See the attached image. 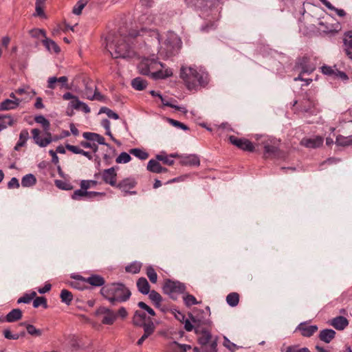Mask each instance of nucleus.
<instances>
[{
	"label": "nucleus",
	"instance_id": "f03ea898",
	"mask_svg": "<svg viewBox=\"0 0 352 352\" xmlns=\"http://www.w3.org/2000/svg\"><path fill=\"white\" fill-rule=\"evenodd\" d=\"M100 294L113 305L127 301L131 296L129 289L121 283H113L103 286L100 289Z\"/></svg>",
	"mask_w": 352,
	"mask_h": 352
},
{
	"label": "nucleus",
	"instance_id": "69168bd1",
	"mask_svg": "<svg viewBox=\"0 0 352 352\" xmlns=\"http://www.w3.org/2000/svg\"><path fill=\"white\" fill-rule=\"evenodd\" d=\"M318 29L325 33H330L333 31V30L331 28H329L324 25L322 21L318 23Z\"/></svg>",
	"mask_w": 352,
	"mask_h": 352
},
{
	"label": "nucleus",
	"instance_id": "c9c22d12",
	"mask_svg": "<svg viewBox=\"0 0 352 352\" xmlns=\"http://www.w3.org/2000/svg\"><path fill=\"white\" fill-rule=\"evenodd\" d=\"M129 153L132 154L133 155L135 156L136 157L139 158L142 160H146L149 155L147 152H146L144 150L141 148H131L129 150Z\"/></svg>",
	"mask_w": 352,
	"mask_h": 352
},
{
	"label": "nucleus",
	"instance_id": "e433bc0d",
	"mask_svg": "<svg viewBox=\"0 0 352 352\" xmlns=\"http://www.w3.org/2000/svg\"><path fill=\"white\" fill-rule=\"evenodd\" d=\"M227 303L231 307H236L239 302V294L236 292L230 293L226 297Z\"/></svg>",
	"mask_w": 352,
	"mask_h": 352
},
{
	"label": "nucleus",
	"instance_id": "20e7f679",
	"mask_svg": "<svg viewBox=\"0 0 352 352\" xmlns=\"http://www.w3.org/2000/svg\"><path fill=\"white\" fill-rule=\"evenodd\" d=\"M132 323L135 327H142L144 334L138 340L137 344L142 345L146 339L151 336L156 329V327L150 317H146L145 312L136 310L132 318Z\"/></svg>",
	"mask_w": 352,
	"mask_h": 352
},
{
	"label": "nucleus",
	"instance_id": "4d7b16f0",
	"mask_svg": "<svg viewBox=\"0 0 352 352\" xmlns=\"http://www.w3.org/2000/svg\"><path fill=\"white\" fill-rule=\"evenodd\" d=\"M80 146L85 148H91V149H92V151L94 153L97 152V151L98 149V145L94 142V143L90 142V141L89 142L82 141L80 142Z\"/></svg>",
	"mask_w": 352,
	"mask_h": 352
},
{
	"label": "nucleus",
	"instance_id": "3c124183",
	"mask_svg": "<svg viewBox=\"0 0 352 352\" xmlns=\"http://www.w3.org/2000/svg\"><path fill=\"white\" fill-rule=\"evenodd\" d=\"M106 113L107 116L109 118H112V119H115V120H118L119 118V116L118 113H116V112L113 111L111 109H110L107 107H103L100 109L99 113Z\"/></svg>",
	"mask_w": 352,
	"mask_h": 352
},
{
	"label": "nucleus",
	"instance_id": "6e6552de",
	"mask_svg": "<svg viewBox=\"0 0 352 352\" xmlns=\"http://www.w3.org/2000/svg\"><path fill=\"white\" fill-rule=\"evenodd\" d=\"M261 144L264 148L263 155L265 158H273L279 155L278 143L274 140L261 136Z\"/></svg>",
	"mask_w": 352,
	"mask_h": 352
},
{
	"label": "nucleus",
	"instance_id": "dca6fc26",
	"mask_svg": "<svg viewBox=\"0 0 352 352\" xmlns=\"http://www.w3.org/2000/svg\"><path fill=\"white\" fill-rule=\"evenodd\" d=\"M343 50L346 56L352 60V31H348L344 34Z\"/></svg>",
	"mask_w": 352,
	"mask_h": 352
},
{
	"label": "nucleus",
	"instance_id": "a878e982",
	"mask_svg": "<svg viewBox=\"0 0 352 352\" xmlns=\"http://www.w3.org/2000/svg\"><path fill=\"white\" fill-rule=\"evenodd\" d=\"M85 282L94 287H100L104 285V278L98 274L91 275L85 279Z\"/></svg>",
	"mask_w": 352,
	"mask_h": 352
},
{
	"label": "nucleus",
	"instance_id": "f8f14e48",
	"mask_svg": "<svg viewBox=\"0 0 352 352\" xmlns=\"http://www.w3.org/2000/svg\"><path fill=\"white\" fill-rule=\"evenodd\" d=\"M102 176V181L111 186H116L117 183V173L116 168L111 167L107 169H104L101 173H98L94 175L96 178H98L99 175Z\"/></svg>",
	"mask_w": 352,
	"mask_h": 352
},
{
	"label": "nucleus",
	"instance_id": "4c0bfd02",
	"mask_svg": "<svg viewBox=\"0 0 352 352\" xmlns=\"http://www.w3.org/2000/svg\"><path fill=\"white\" fill-rule=\"evenodd\" d=\"M29 138V133L28 130H22L19 135V140L17 142L16 145L14 147L15 150H19V148L21 146H23L26 143Z\"/></svg>",
	"mask_w": 352,
	"mask_h": 352
},
{
	"label": "nucleus",
	"instance_id": "b1692460",
	"mask_svg": "<svg viewBox=\"0 0 352 352\" xmlns=\"http://www.w3.org/2000/svg\"><path fill=\"white\" fill-rule=\"evenodd\" d=\"M180 164L183 166H198L200 164L199 158L195 155L182 157Z\"/></svg>",
	"mask_w": 352,
	"mask_h": 352
},
{
	"label": "nucleus",
	"instance_id": "7c9ffc66",
	"mask_svg": "<svg viewBox=\"0 0 352 352\" xmlns=\"http://www.w3.org/2000/svg\"><path fill=\"white\" fill-rule=\"evenodd\" d=\"M42 42L43 45L46 47V49L48 51L53 52L54 53L60 52V47L53 40L45 37V38L43 39Z\"/></svg>",
	"mask_w": 352,
	"mask_h": 352
},
{
	"label": "nucleus",
	"instance_id": "72a5a7b5",
	"mask_svg": "<svg viewBox=\"0 0 352 352\" xmlns=\"http://www.w3.org/2000/svg\"><path fill=\"white\" fill-rule=\"evenodd\" d=\"M142 264L138 261H134L125 267V271L131 274H138L140 272Z\"/></svg>",
	"mask_w": 352,
	"mask_h": 352
},
{
	"label": "nucleus",
	"instance_id": "49530a36",
	"mask_svg": "<svg viewBox=\"0 0 352 352\" xmlns=\"http://www.w3.org/2000/svg\"><path fill=\"white\" fill-rule=\"evenodd\" d=\"M36 296V293L35 292H32L31 294H25L18 299L17 303H30Z\"/></svg>",
	"mask_w": 352,
	"mask_h": 352
},
{
	"label": "nucleus",
	"instance_id": "864d4df0",
	"mask_svg": "<svg viewBox=\"0 0 352 352\" xmlns=\"http://www.w3.org/2000/svg\"><path fill=\"white\" fill-rule=\"evenodd\" d=\"M98 182L95 180H82L80 182V188L87 190L91 187L96 186Z\"/></svg>",
	"mask_w": 352,
	"mask_h": 352
},
{
	"label": "nucleus",
	"instance_id": "f704fd0d",
	"mask_svg": "<svg viewBox=\"0 0 352 352\" xmlns=\"http://www.w3.org/2000/svg\"><path fill=\"white\" fill-rule=\"evenodd\" d=\"M132 87L136 90H143L147 86V82L140 77L134 78L131 82Z\"/></svg>",
	"mask_w": 352,
	"mask_h": 352
},
{
	"label": "nucleus",
	"instance_id": "393cba45",
	"mask_svg": "<svg viewBox=\"0 0 352 352\" xmlns=\"http://www.w3.org/2000/svg\"><path fill=\"white\" fill-rule=\"evenodd\" d=\"M336 331L331 329L322 330L319 333V338L325 343H329L336 336Z\"/></svg>",
	"mask_w": 352,
	"mask_h": 352
},
{
	"label": "nucleus",
	"instance_id": "473e14b6",
	"mask_svg": "<svg viewBox=\"0 0 352 352\" xmlns=\"http://www.w3.org/2000/svg\"><path fill=\"white\" fill-rule=\"evenodd\" d=\"M13 124L14 120L11 116H0V131L6 129L8 126H12Z\"/></svg>",
	"mask_w": 352,
	"mask_h": 352
},
{
	"label": "nucleus",
	"instance_id": "4468645a",
	"mask_svg": "<svg viewBox=\"0 0 352 352\" xmlns=\"http://www.w3.org/2000/svg\"><path fill=\"white\" fill-rule=\"evenodd\" d=\"M297 66L301 69L302 73L311 74L316 69V65L308 56H303L297 63Z\"/></svg>",
	"mask_w": 352,
	"mask_h": 352
},
{
	"label": "nucleus",
	"instance_id": "9b49d317",
	"mask_svg": "<svg viewBox=\"0 0 352 352\" xmlns=\"http://www.w3.org/2000/svg\"><path fill=\"white\" fill-rule=\"evenodd\" d=\"M230 142L236 146L238 148L245 151L252 152L254 150V146L252 142L245 138H239L234 135L229 137Z\"/></svg>",
	"mask_w": 352,
	"mask_h": 352
},
{
	"label": "nucleus",
	"instance_id": "c756f323",
	"mask_svg": "<svg viewBox=\"0 0 352 352\" xmlns=\"http://www.w3.org/2000/svg\"><path fill=\"white\" fill-rule=\"evenodd\" d=\"M23 314L21 309H14L10 311L6 316V320L8 322H14L21 319Z\"/></svg>",
	"mask_w": 352,
	"mask_h": 352
},
{
	"label": "nucleus",
	"instance_id": "1a4fd4ad",
	"mask_svg": "<svg viewBox=\"0 0 352 352\" xmlns=\"http://www.w3.org/2000/svg\"><path fill=\"white\" fill-rule=\"evenodd\" d=\"M162 290L164 294L169 295L172 298H173L175 294L184 293L186 286L184 283L179 281L166 279L164 282Z\"/></svg>",
	"mask_w": 352,
	"mask_h": 352
},
{
	"label": "nucleus",
	"instance_id": "0e129e2a",
	"mask_svg": "<svg viewBox=\"0 0 352 352\" xmlns=\"http://www.w3.org/2000/svg\"><path fill=\"white\" fill-rule=\"evenodd\" d=\"M8 188H18L19 187V182L16 177H12L8 183Z\"/></svg>",
	"mask_w": 352,
	"mask_h": 352
},
{
	"label": "nucleus",
	"instance_id": "37998d69",
	"mask_svg": "<svg viewBox=\"0 0 352 352\" xmlns=\"http://www.w3.org/2000/svg\"><path fill=\"white\" fill-rule=\"evenodd\" d=\"M34 120L36 123L41 124L44 131H47L50 129V122L43 116H37L35 117Z\"/></svg>",
	"mask_w": 352,
	"mask_h": 352
},
{
	"label": "nucleus",
	"instance_id": "bf43d9fd",
	"mask_svg": "<svg viewBox=\"0 0 352 352\" xmlns=\"http://www.w3.org/2000/svg\"><path fill=\"white\" fill-rule=\"evenodd\" d=\"M65 148L68 151H71V152H72L73 153H75V154H81L82 152V149H81L78 146L71 145V144H67L65 145Z\"/></svg>",
	"mask_w": 352,
	"mask_h": 352
},
{
	"label": "nucleus",
	"instance_id": "5fc2aeb1",
	"mask_svg": "<svg viewBox=\"0 0 352 352\" xmlns=\"http://www.w3.org/2000/svg\"><path fill=\"white\" fill-rule=\"evenodd\" d=\"M33 306L34 308H37L39 306H43V307H47V300L45 297H36L33 301Z\"/></svg>",
	"mask_w": 352,
	"mask_h": 352
},
{
	"label": "nucleus",
	"instance_id": "bb28decb",
	"mask_svg": "<svg viewBox=\"0 0 352 352\" xmlns=\"http://www.w3.org/2000/svg\"><path fill=\"white\" fill-rule=\"evenodd\" d=\"M136 285L138 291L142 294H148L149 293L150 285L146 278L144 277L138 278Z\"/></svg>",
	"mask_w": 352,
	"mask_h": 352
},
{
	"label": "nucleus",
	"instance_id": "052dcab7",
	"mask_svg": "<svg viewBox=\"0 0 352 352\" xmlns=\"http://www.w3.org/2000/svg\"><path fill=\"white\" fill-rule=\"evenodd\" d=\"M168 122H169L172 125H173V126H177V127H179V128H181V129H182L183 130H185V131H186V130H188V127L186 124H183V123H182V122H179V121H177V120H173V119L169 118V119H168Z\"/></svg>",
	"mask_w": 352,
	"mask_h": 352
},
{
	"label": "nucleus",
	"instance_id": "0eeeda50",
	"mask_svg": "<svg viewBox=\"0 0 352 352\" xmlns=\"http://www.w3.org/2000/svg\"><path fill=\"white\" fill-rule=\"evenodd\" d=\"M154 19V16L151 14H144L141 16V17L140 18V22L145 26L142 27L140 29V30L138 33V35L142 36H148L151 37L152 40L155 39L160 42V34L158 31L155 29L148 28L146 27V25L155 23Z\"/></svg>",
	"mask_w": 352,
	"mask_h": 352
},
{
	"label": "nucleus",
	"instance_id": "6e6d98bb",
	"mask_svg": "<svg viewBox=\"0 0 352 352\" xmlns=\"http://www.w3.org/2000/svg\"><path fill=\"white\" fill-rule=\"evenodd\" d=\"M138 306L140 309L146 311L150 316H155V311L151 307H150L148 305H147L145 302H139L138 303Z\"/></svg>",
	"mask_w": 352,
	"mask_h": 352
},
{
	"label": "nucleus",
	"instance_id": "09e8293b",
	"mask_svg": "<svg viewBox=\"0 0 352 352\" xmlns=\"http://www.w3.org/2000/svg\"><path fill=\"white\" fill-rule=\"evenodd\" d=\"M156 160L162 161L164 164L172 166L174 164V160H170V157L164 153H161L156 155Z\"/></svg>",
	"mask_w": 352,
	"mask_h": 352
},
{
	"label": "nucleus",
	"instance_id": "58836bf2",
	"mask_svg": "<svg viewBox=\"0 0 352 352\" xmlns=\"http://www.w3.org/2000/svg\"><path fill=\"white\" fill-rule=\"evenodd\" d=\"M61 301L67 305H70L73 300V295L71 292L67 289H63L60 295Z\"/></svg>",
	"mask_w": 352,
	"mask_h": 352
},
{
	"label": "nucleus",
	"instance_id": "c03bdc74",
	"mask_svg": "<svg viewBox=\"0 0 352 352\" xmlns=\"http://www.w3.org/2000/svg\"><path fill=\"white\" fill-rule=\"evenodd\" d=\"M146 276L152 283H156L157 280V274L152 266H148L146 271Z\"/></svg>",
	"mask_w": 352,
	"mask_h": 352
},
{
	"label": "nucleus",
	"instance_id": "a211bd4d",
	"mask_svg": "<svg viewBox=\"0 0 352 352\" xmlns=\"http://www.w3.org/2000/svg\"><path fill=\"white\" fill-rule=\"evenodd\" d=\"M329 324L338 331H342L349 325V320L345 317L340 316L331 319Z\"/></svg>",
	"mask_w": 352,
	"mask_h": 352
},
{
	"label": "nucleus",
	"instance_id": "e2e57ef3",
	"mask_svg": "<svg viewBox=\"0 0 352 352\" xmlns=\"http://www.w3.org/2000/svg\"><path fill=\"white\" fill-rule=\"evenodd\" d=\"M80 104H82V102L79 100L78 98L76 97L74 100H71L69 105L76 110H80Z\"/></svg>",
	"mask_w": 352,
	"mask_h": 352
},
{
	"label": "nucleus",
	"instance_id": "2eb2a0df",
	"mask_svg": "<svg viewBox=\"0 0 352 352\" xmlns=\"http://www.w3.org/2000/svg\"><path fill=\"white\" fill-rule=\"evenodd\" d=\"M32 134L35 143L39 145L41 147H45L47 146L52 141L51 133L49 132H46L47 137L43 139L40 137V131L38 129H33L32 130Z\"/></svg>",
	"mask_w": 352,
	"mask_h": 352
},
{
	"label": "nucleus",
	"instance_id": "f3484780",
	"mask_svg": "<svg viewBox=\"0 0 352 352\" xmlns=\"http://www.w3.org/2000/svg\"><path fill=\"white\" fill-rule=\"evenodd\" d=\"M67 81L68 78L67 76H61L59 78L55 76L50 77L47 80V87L51 89H54L56 88V84L59 83L61 88L69 89Z\"/></svg>",
	"mask_w": 352,
	"mask_h": 352
},
{
	"label": "nucleus",
	"instance_id": "5701e85b",
	"mask_svg": "<svg viewBox=\"0 0 352 352\" xmlns=\"http://www.w3.org/2000/svg\"><path fill=\"white\" fill-rule=\"evenodd\" d=\"M84 138L90 142H97L98 144L102 145H107L105 142L104 137L102 135L91 132H85L82 134Z\"/></svg>",
	"mask_w": 352,
	"mask_h": 352
},
{
	"label": "nucleus",
	"instance_id": "774afa93",
	"mask_svg": "<svg viewBox=\"0 0 352 352\" xmlns=\"http://www.w3.org/2000/svg\"><path fill=\"white\" fill-rule=\"evenodd\" d=\"M174 343L177 346V348L179 349L180 352H186L187 350L191 349V346L188 344H179L177 342H175Z\"/></svg>",
	"mask_w": 352,
	"mask_h": 352
},
{
	"label": "nucleus",
	"instance_id": "cd10ccee",
	"mask_svg": "<svg viewBox=\"0 0 352 352\" xmlns=\"http://www.w3.org/2000/svg\"><path fill=\"white\" fill-rule=\"evenodd\" d=\"M316 101L310 99L308 96H306L300 104V110L303 112H309L316 105Z\"/></svg>",
	"mask_w": 352,
	"mask_h": 352
},
{
	"label": "nucleus",
	"instance_id": "423d86ee",
	"mask_svg": "<svg viewBox=\"0 0 352 352\" xmlns=\"http://www.w3.org/2000/svg\"><path fill=\"white\" fill-rule=\"evenodd\" d=\"M195 333L200 335L197 342L201 346L202 352H217V337L212 338L210 332L206 329L199 331L196 329Z\"/></svg>",
	"mask_w": 352,
	"mask_h": 352
},
{
	"label": "nucleus",
	"instance_id": "680f3d73",
	"mask_svg": "<svg viewBox=\"0 0 352 352\" xmlns=\"http://www.w3.org/2000/svg\"><path fill=\"white\" fill-rule=\"evenodd\" d=\"M321 70L324 74L329 75V76L335 75V73H336V70L333 68H332L331 67H329V66H327V65L322 66L321 67Z\"/></svg>",
	"mask_w": 352,
	"mask_h": 352
},
{
	"label": "nucleus",
	"instance_id": "603ef678",
	"mask_svg": "<svg viewBox=\"0 0 352 352\" xmlns=\"http://www.w3.org/2000/svg\"><path fill=\"white\" fill-rule=\"evenodd\" d=\"M185 305L187 307H190L194 305H197L199 302L195 298V297L192 295L188 294L183 297Z\"/></svg>",
	"mask_w": 352,
	"mask_h": 352
},
{
	"label": "nucleus",
	"instance_id": "7ed1b4c3",
	"mask_svg": "<svg viewBox=\"0 0 352 352\" xmlns=\"http://www.w3.org/2000/svg\"><path fill=\"white\" fill-rule=\"evenodd\" d=\"M164 65L157 59L144 58L138 65V69L143 75H151L154 79H162L171 75L168 70H163Z\"/></svg>",
	"mask_w": 352,
	"mask_h": 352
},
{
	"label": "nucleus",
	"instance_id": "ddd939ff",
	"mask_svg": "<svg viewBox=\"0 0 352 352\" xmlns=\"http://www.w3.org/2000/svg\"><path fill=\"white\" fill-rule=\"evenodd\" d=\"M136 184L137 182L135 179L128 177L121 180L118 184H116V186L124 193V196H126L128 194H136L135 191H130V190L133 188Z\"/></svg>",
	"mask_w": 352,
	"mask_h": 352
},
{
	"label": "nucleus",
	"instance_id": "f257e3e1",
	"mask_svg": "<svg viewBox=\"0 0 352 352\" xmlns=\"http://www.w3.org/2000/svg\"><path fill=\"white\" fill-rule=\"evenodd\" d=\"M129 37L110 33L106 38V48L113 58H131L135 56V51L129 44Z\"/></svg>",
	"mask_w": 352,
	"mask_h": 352
},
{
	"label": "nucleus",
	"instance_id": "79ce46f5",
	"mask_svg": "<svg viewBox=\"0 0 352 352\" xmlns=\"http://www.w3.org/2000/svg\"><path fill=\"white\" fill-rule=\"evenodd\" d=\"M90 0H79L73 8V13L79 15L81 14L82 9Z\"/></svg>",
	"mask_w": 352,
	"mask_h": 352
},
{
	"label": "nucleus",
	"instance_id": "39448f33",
	"mask_svg": "<svg viewBox=\"0 0 352 352\" xmlns=\"http://www.w3.org/2000/svg\"><path fill=\"white\" fill-rule=\"evenodd\" d=\"M180 76L190 90L196 89L198 86L205 87L208 84L207 76L192 67L182 68Z\"/></svg>",
	"mask_w": 352,
	"mask_h": 352
},
{
	"label": "nucleus",
	"instance_id": "de8ad7c7",
	"mask_svg": "<svg viewBox=\"0 0 352 352\" xmlns=\"http://www.w3.org/2000/svg\"><path fill=\"white\" fill-rule=\"evenodd\" d=\"M25 333L24 331L21 332L19 334H13L9 329H6L3 331L4 337L8 340H17L20 337L25 336Z\"/></svg>",
	"mask_w": 352,
	"mask_h": 352
},
{
	"label": "nucleus",
	"instance_id": "6ab92c4d",
	"mask_svg": "<svg viewBox=\"0 0 352 352\" xmlns=\"http://www.w3.org/2000/svg\"><path fill=\"white\" fill-rule=\"evenodd\" d=\"M322 143L323 138L320 136H317L314 138H303L300 142L301 145L312 148L320 147Z\"/></svg>",
	"mask_w": 352,
	"mask_h": 352
},
{
	"label": "nucleus",
	"instance_id": "338daca9",
	"mask_svg": "<svg viewBox=\"0 0 352 352\" xmlns=\"http://www.w3.org/2000/svg\"><path fill=\"white\" fill-rule=\"evenodd\" d=\"M223 345L229 350L234 351L236 347V344L231 342L228 338H225Z\"/></svg>",
	"mask_w": 352,
	"mask_h": 352
},
{
	"label": "nucleus",
	"instance_id": "4be33fe9",
	"mask_svg": "<svg viewBox=\"0 0 352 352\" xmlns=\"http://www.w3.org/2000/svg\"><path fill=\"white\" fill-rule=\"evenodd\" d=\"M21 102V100L20 99H17V100L6 99L0 103V111H8V110H11V109H14L17 107H19Z\"/></svg>",
	"mask_w": 352,
	"mask_h": 352
},
{
	"label": "nucleus",
	"instance_id": "c85d7f7f",
	"mask_svg": "<svg viewBox=\"0 0 352 352\" xmlns=\"http://www.w3.org/2000/svg\"><path fill=\"white\" fill-rule=\"evenodd\" d=\"M148 294L149 299L153 302L155 307L157 308H160L162 311H164V309L161 308L162 302V296L155 290L150 291Z\"/></svg>",
	"mask_w": 352,
	"mask_h": 352
},
{
	"label": "nucleus",
	"instance_id": "412c9836",
	"mask_svg": "<svg viewBox=\"0 0 352 352\" xmlns=\"http://www.w3.org/2000/svg\"><path fill=\"white\" fill-rule=\"evenodd\" d=\"M101 313L104 314L102 322L104 324L111 325L116 320L117 316L113 311L108 308L101 309Z\"/></svg>",
	"mask_w": 352,
	"mask_h": 352
},
{
	"label": "nucleus",
	"instance_id": "a19ab883",
	"mask_svg": "<svg viewBox=\"0 0 352 352\" xmlns=\"http://www.w3.org/2000/svg\"><path fill=\"white\" fill-rule=\"evenodd\" d=\"M161 168V164L156 160H151L147 164V170L150 172L158 173V171Z\"/></svg>",
	"mask_w": 352,
	"mask_h": 352
},
{
	"label": "nucleus",
	"instance_id": "aec40b11",
	"mask_svg": "<svg viewBox=\"0 0 352 352\" xmlns=\"http://www.w3.org/2000/svg\"><path fill=\"white\" fill-rule=\"evenodd\" d=\"M297 330L301 332L302 336L311 337L318 331V327L316 325H307L302 322L298 326Z\"/></svg>",
	"mask_w": 352,
	"mask_h": 352
},
{
	"label": "nucleus",
	"instance_id": "2f4dec72",
	"mask_svg": "<svg viewBox=\"0 0 352 352\" xmlns=\"http://www.w3.org/2000/svg\"><path fill=\"white\" fill-rule=\"evenodd\" d=\"M36 179L32 174H28L23 177L21 179V185L23 187H31L35 185Z\"/></svg>",
	"mask_w": 352,
	"mask_h": 352
},
{
	"label": "nucleus",
	"instance_id": "13d9d810",
	"mask_svg": "<svg viewBox=\"0 0 352 352\" xmlns=\"http://www.w3.org/2000/svg\"><path fill=\"white\" fill-rule=\"evenodd\" d=\"M87 194V190L83 189H78L74 192L72 195V198L75 200H78L82 197H85V195Z\"/></svg>",
	"mask_w": 352,
	"mask_h": 352
},
{
	"label": "nucleus",
	"instance_id": "a18cd8bd",
	"mask_svg": "<svg viewBox=\"0 0 352 352\" xmlns=\"http://www.w3.org/2000/svg\"><path fill=\"white\" fill-rule=\"evenodd\" d=\"M131 157L126 152L121 153L118 157L116 159V162L118 164H126L130 162Z\"/></svg>",
	"mask_w": 352,
	"mask_h": 352
},
{
	"label": "nucleus",
	"instance_id": "8fccbe9b",
	"mask_svg": "<svg viewBox=\"0 0 352 352\" xmlns=\"http://www.w3.org/2000/svg\"><path fill=\"white\" fill-rule=\"evenodd\" d=\"M26 329L28 333L33 336H41L42 335V331L41 329H36L34 325L32 324H26Z\"/></svg>",
	"mask_w": 352,
	"mask_h": 352
},
{
	"label": "nucleus",
	"instance_id": "ea45409f",
	"mask_svg": "<svg viewBox=\"0 0 352 352\" xmlns=\"http://www.w3.org/2000/svg\"><path fill=\"white\" fill-rule=\"evenodd\" d=\"M336 143L339 146H343L351 145L352 144V137H344L342 135H338L336 138Z\"/></svg>",
	"mask_w": 352,
	"mask_h": 352
},
{
	"label": "nucleus",
	"instance_id": "9d476101",
	"mask_svg": "<svg viewBox=\"0 0 352 352\" xmlns=\"http://www.w3.org/2000/svg\"><path fill=\"white\" fill-rule=\"evenodd\" d=\"M85 89L83 91V96L90 100L103 101L104 96L97 91L96 86L92 81H85Z\"/></svg>",
	"mask_w": 352,
	"mask_h": 352
}]
</instances>
